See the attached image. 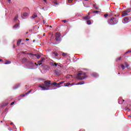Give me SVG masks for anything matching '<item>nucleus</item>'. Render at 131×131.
<instances>
[{
    "label": "nucleus",
    "mask_w": 131,
    "mask_h": 131,
    "mask_svg": "<svg viewBox=\"0 0 131 131\" xmlns=\"http://www.w3.org/2000/svg\"><path fill=\"white\" fill-rule=\"evenodd\" d=\"M77 77L78 79L82 80V79H85V78H88V76L86 75V74H85V73L82 71H80L78 73Z\"/></svg>",
    "instance_id": "1"
},
{
    "label": "nucleus",
    "mask_w": 131,
    "mask_h": 131,
    "mask_svg": "<svg viewBox=\"0 0 131 131\" xmlns=\"http://www.w3.org/2000/svg\"><path fill=\"white\" fill-rule=\"evenodd\" d=\"M117 23H118V20L117 18L114 17L111 18L110 20H108V24H110V25H115L117 24Z\"/></svg>",
    "instance_id": "2"
},
{
    "label": "nucleus",
    "mask_w": 131,
    "mask_h": 131,
    "mask_svg": "<svg viewBox=\"0 0 131 131\" xmlns=\"http://www.w3.org/2000/svg\"><path fill=\"white\" fill-rule=\"evenodd\" d=\"M43 85H44L45 89H48V91H49V90H50L49 88L51 87V81L46 80L44 81V83L43 84Z\"/></svg>",
    "instance_id": "3"
},
{
    "label": "nucleus",
    "mask_w": 131,
    "mask_h": 131,
    "mask_svg": "<svg viewBox=\"0 0 131 131\" xmlns=\"http://www.w3.org/2000/svg\"><path fill=\"white\" fill-rule=\"evenodd\" d=\"M55 40L60 41L61 40V34L59 32H56L55 34Z\"/></svg>",
    "instance_id": "4"
},
{
    "label": "nucleus",
    "mask_w": 131,
    "mask_h": 131,
    "mask_svg": "<svg viewBox=\"0 0 131 131\" xmlns=\"http://www.w3.org/2000/svg\"><path fill=\"white\" fill-rule=\"evenodd\" d=\"M28 55H29L30 57L31 58H33V57H35L37 59H39L40 58V55L38 54H32V53H28Z\"/></svg>",
    "instance_id": "5"
},
{
    "label": "nucleus",
    "mask_w": 131,
    "mask_h": 131,
    "mask_svg": "<svg viewBox=\"0 0 131 131\" xmlns=\"http://www.w3.org/2000/svg\"><path fill=\"white\" fill-rule=\"evenodd\" d=\"M123 23L125 24H126V23H128V22H130L131 21V17H125L124 19H123Z\"/></svg>",
    "instance_id": "6"
},
{
    "label": "nucleus",
    "mask_w": 131,
    "mask_h": 131,
    "mask_svg": "<svg viewBox=\"0 0 131 131\" xmlns=\"http://www.w3.org/2000/svg\"><path fill=\"white\" fill-rule=\"evenodd\" d=\"M26 65L28 66V67H32V66H33V62H32L31 60L28 61Z\"/></svg>",
    "instance_id": "7"
},
{
    "label": "nucleus",
    "mask_w": 131,
    "mask_h": 131,
    "mask_svg": "<svg viewBox=\"0 0 131 131\" xmlns=\"http://www.w3.org/2000/svg\"><path fill=\"white\" fill-rule=\"evenodd\" d=\"M39 88H41V89H42V91H48V89L45 87V85H39Z\"/></svg>",
    "instance_id": "8"
},
{
    "label": "nucleus",
    "mask_w": 131,
    "mask_h": 131,
    "mask_svg": "<svg viewBox=\"0 0 131 131\" xmlns=\"http://www.w3.org/2000/svg\"><path fill=\"white\" fill-rule=\"evenodd\" d=\"M63 84H64V86H69V85H73L74 83H64Z\"/></svg>",
    "instance_id": "9"
},
{
    "label": "nucleus",
    "mask_w": 131,
    "mask_h": 131,
    "mask_svg": "<svg viewBox=\"0 0 131 131\" xmlns=\"http://www.w3.org/2000/svg\"><path fill=\"white\" fill-rule=\"evenodd\" d=\"M127 15H128V14L126 13L125 10L122 13V17H125V16H127Z\"/></svg>",
    "instance_id": "10"
},
{
    "label": "nucleus",
    "mask_w": 131,
    "mask_h": 131,
    "mask_svg": "<svg viewBox=\"0 0 131 131\" xmlns=\"http://www.w3.org/2000/svg\"><path fill=\"white\" fill-rule=\"evenodd\" d=\"M83 19L86 21L88 20H90V19H91V17H90V16H89V15H87L86 16L83 17Z\"/></svg>",
    "instance_id": "11"
},
{
    "label": "nucleus",
    "mask_w": 131,
    "mask_h": 131,
    "mask_svg": "<svg viewBox=\"0 0 131 131\" xmlns=\"http://www.w3.org/2000/svg\"><path fill=\"white\" fill-rule=\"evenodd\" d=\"M52 54H53V57H58V55H59V54L57 53V52H56V51H54V52H52Z\"/></svg>",
    "instance_id": "12"
},
{
    "label": "nucleus",
    "mask_w": 131,
    "mask_h": 131,
    "mask_svg": "<svg viewBox=\"0 0 131 131\" xmlns=\"http://www.w3.org/2000/svg\"><path fill=\"white\" fill-rule=\"evenodd\" d=\"M45 60H46V58L45 57L41 58V59L38 61V63H42L45 61Z\"/></svg>",
    "instance_id": "13"
},
{
    "label": "nucleus",
    "mask_w": 131,
    "mask_h": 131,
    "mask_svg": "<svg viewBox=\"0 0 131 131\" xmlns=\"http://www.w3.org/2000/svg\"><path fill=\"white\" fill-rule=\"evenodd\" d=\"M81 84H84V81H80L78 83L76 84V85H79Z\"/></svg>",
    "instance_id": "14"
},
{
    "label": "nucleus",
    "mask_w": 131,
    "mask_h": 131,
    "mask_svg": "<svg viewBox=\"0 0 131 131\" xmlns=\"http://www.w3.org/2000/svg\"><path fill=\"white\" fill-rule=\"evenodd\" d=\"M23 63H27L28 61H27V59L26 58H23L22 59Z\"/></svg>",
    "instance_id": "15"
},
{
    "label": "nucleus",
    "mask_w": 131,
    "mask_h": 131,
    "mask_svg": "<svg viewBox=\"0 0 131 131\" xmlns=\"http://www.w3.org/2000/svg\"><path fill=\"white\" fill-rule=\"evenodd\" d=\"M91 76H93V77H98V75L97 73H93L91 74Z\"/></svg>",
    "instance_id": "16"
},
{
    "label": "nucleus",
    "mask_w": 131,
    "mask_h": 131,
    "mask_svg": "<svg viewBox=\"0 0 131 131\" xmlns=\"http://www.w3.org/2000/svg\"><path fill=\"white\" fill-rule=\"evenodd\" d=\"M123 102H124V100H123L122 99H119V101H118L119 104H122V103H123Z\"/></svg>",
    "instance_id": "17"
},
{
    "label": "nucleus",
    "mask_w": 131,
    "mask_h": 131,
    "mask_svg": "<svg viewBox=\"0 0 131 131\" xmlns=\"http://www.w3.org/2000/svg\"><path fill=\"white\" fill-rule=\"evenodd\" d=\"M37 17V15L36 14H34L31 17V19H35V18H36Z\"/></svg>",
    "instance_id": "18"
},
{
    "label": "nucleus",
    "mask_w": 131,
    "mask_h": 131,
    "mask_svg": "<svg viewBox=\"0 0 131 131\" xmlns=\"http://www.w3.org/2000/svg\"><path fill=\"white\" fill-rule=\"evenodd\" d=\"M23 16H24V17H27L28 16V13L27 12H25L23 14Z\"/></svg>",
    "instance_id": "19"
},
{
    "label": "nucleus",
    "mask_w": 131,
    "mask_h": 131,
    "mask_svg": "<svg viewBox=\"0 0 131 131\" xmlns=\"http://www.w3.org/2000/svg\"><path fill=\"white\" fill-rule=\"evenodd\" d=\"M125 65L126 66V68H127V69H129V65L128 64L127 62H125Z\"/></svg>",
    "instance_id": "20"
},
{
    "label": "nucleus",
    "mask_w": 131,
    "mask_h": 131,
    "mask_svg": "<svg viewBox=\"0 0 131 131\" xmlns=\"http://www.w3.org/2000/svg\"><path fill=\"white\" fill-rule=\"evenodd\" d=\"M19 27V24H16L13 26V28H18Z\"/></svg>",
    "instance_id": "21"
},
{
    "label": "nucleus",
    "mask_w": 131,
    "mask_h": 131,
    "mask_svg": "<svg viewBox=\"0 0 131 131\" xmlns=\"http://www.w3.org/2000/svg\"><path fill=\"white\" fill-rule=\"evenodd\" d=\"M21 41H22V40L21 39L18 40V41H17V46H20V44L21 43Z\"/></svg>",
    "instance_id": "22"
},
{
    "label": "nucleus",
    "mask_w": 131,
    "mask_h": 131,
    "mask_svg": "<svg viewBox=\"0 0 131 131\" xmlns=\"http://www.w3.org/2000/svg\"><path fill=\"white\" fill-rule=\"evenodd\" d=\"M51 85H54L55 86H57V82H54V83H51Z\"/></svg>",
    "instance_id": "23"
},
{
    "label": "nucleus",
    "mask_w": 131,
    "mask_h": 131,
    "mask_svg": "<svg viewBox=\"0 0 131 131\" xmlns=\"http://www.w3.org/2000/svg\"><path fill=\"white\" fill-rule=\"evenodd\" d=\"M87 24L88 25H91V24H92V21L90 20H87Z\"/></svg>",
    "instance_id": "24"
},
{
    "label": "nucleus",
    "mask_w": 131,
    "mask_h": 131,
    "mask_svg": "<svg viewBox=\"0 0 131 131\" xmlns=\"http://www.w3.org/2000/svg\"><path fill=\"white\" fill-rule=\"evenodd\" d=\"M121 67L123 69V70H124V69H125V67L123 64H121Z\"/></svg>",
    "instance_id": "25"
},
{
    "label": "nucleus",
    "mask_w": 131,
    "mask_h": 131,
    "mask_svg": "<svg viewBox=\"0 0 131 131\" xmlns=\"http://www.w3.org/2000/svg\"><path fill=\"white\" fill-rule=\"evenodd\" d=\"M31 92H32V90H30L28 92L26 93V95H28V94H30V93H31Z\"/></svg>",
    "instance_id": "26"
},
{
    "label": "nucleus",
    "mask_w": 131,
    "mask_h": 131,
    "mask_svg": "<svg viewBox=\"0 0 131 131\" xmlns=\"http://www.w3.org/2000/svg\"><path fill=\"white\" fill-rule=\"evenodd\" d=\"M127 13L128 14V13H130V9H127L126 10H125Z\"/></svg>",
    "instance_id": "27"
},
{
    "label": "nucleus",
    "mask_w": 131,
    "mask_h": 131,
    "mask_svg": "<svg viewBox=\"0 0 131 131\" xmlns=\"http://www.w3.org/2000/svg\"><path fill=\"white\" fill-rule=\"evenodd\" d=\"M67 53H62V56L63 57H66V56H67Z\"/></svg>",
    "instance_id": "28"
},
{
    "label": "nucleus",
    "mask_w": 131,
    "mask_h": 131,
    "mask_svg": "<svg viewBox=\"0 0 131 131\" xmlns=\"http://www.w3.org/2000/svg\"><path fill=\"white\" fill-rule=\"evenodd\" d=\"M64 82H65V81H62L59 82V84H63V83H64Z\"/></svg>",
    "instance_id": "29"
},
{
    "label": "nucleus",
    "mask_w": 131,
    "mask_h": 131,
    "mask_svg": "<svg viewBox=\"0 0 131 131\" xmlns=\"http://www.w3.org/2000/svg\"><path fill=\"white\" fill-rule=\"evenodd\" d=\"M60 85H61V84H59V83H57V84H56L57 88H60L61 86H60Z\"/></svg>",
    "instance_id": "30"
},
{
    "label": "nucleus",
    "mask_w": 131,
    "mask_h": 131,
    "mask_svg": "<svg viewBox=\"0 0 131 131\" xmlns=\"http://www.w3.org/2000/svg\"><path fill=\"white\" fill-rule=\"evenodd\" d=\"M5 64L6 65H7L8 64H11V61H7L5 63Z\"/></svg>",
    "instance_id": "31"
},
{
    "label": "nucleus",
    "mask_w": 131,
    "mask_h": 131,
    "mask_svg": "<svg viewBox=\"0 0 131 131\" xmlns=\"http://www.w3.org/2000/svg\"><path fill=\"white\" fill-rule=\"evenodd\" d=\"M52 65H53V66H56V67H57V65H58V63H53Z\"/></svg>",
    "instance_id": "32"
},
{
    "label": "nucleus",
    "mask_w": 131,
    "mask_h": 131,
    "mask_svg": "<svg viewBox=\"0 0 131 131\" xmlns=\"http://www.w3.org/2000/svg\"><path fill=\"white\" fill-rule=\"evenodd\" d=\"M26 95H27V94H26V93L25 94H22L20 96H21V97H22V98H24V97H25V96H26Z\"/></svg>",
    "instance_id": "33"
},
{
    "label": "nucleus",
    "mask_w": 131,
    "mask_h": 131,
    "mask_svg": "<svg viewBox=\"0 0 131 131\" xmlns=\"http://www.w3.org/2000/svg\"><path fill=\"white\" fill-rule=\"evenodd\" d=\"M126 110L127 111H129L131 110V108H130V107H127V108L126 109Z\"/></svg>",
    "instance_id": "34"
},
{
    "label": "nucleus",
    "mask_w": 131,
    "mask_h": 131,
    "mask_svg": "<svg viewBox=\"0 0 131 131\" xmlns=\"http://www.w3.org/2000/svg\"><path fill=\"white\" fill-rule=\"evenodd\" d=\"M73 0H68V2L69 3V4H71L72 3Z\"/></svg>",
    "instance_id": "35"
},
{
    "label": "nucleus",
    "mask_w": 131,
    "mask_h": 131,
    "mask_svg": "<svg viewBox=\"0 0 131 131\" xmlns=\"http://www.w3.org/2000/svg\"><path fill=\"white\" fill-rule=\"evenodd\" d=\"M104 18H107V17H108V14H104Z\"/></svg>",
    "instance_id": "36"
},
{
    "label": "nucleus",
    "mask_w": 131,
    "mask_h": 131,
    "mask_svg": "<svg viewBox=\"0 0 131 131\" xmlns=\"http://www.w3.org/2000/svg\"><path fill=\"white\" fill-rule=\"evenodd\" d=\"M17 19H18V16H16L14 17V20H17Z\"/></svg>",
    "instance_id": "37"
},
{
    "label": "nucleus",
    "mask_w": 131,
    "mask_h": 131,
    "mask_svg": "<svg viewBox=\"0 0 131 131\" xmlns=\"http://www.w3.org/2000/svg\"><path fill=\"white\" fill-rule=\"evenodd\" d=\"M99 11H94V12H93V13H96V14H98V13H99Z\"/></svg>",
    "instance_id": "38"
},
{
    "label": "nucleus",
    "mask_w": 131,
    "mask_h": 131,
    "mask_svg": "<svg viewBox=\"0 0 131 131\" xmlns=\"http://www.w3.org/2000/svg\"><path fill=\"white\" fill-rule=\"evenodd\" d=\"M121 57H120L118 58H117V61H119L120 60H121Z\"/></svg>",
    "instance_id": "39"
},
{
    "label": "nucleus",
    "mask_w": 131,
    "mask_h": 131,
    "mask_svg": "<svg viewBox=\"0 0 131 131\" xmlns=\"http://www.w3.org/2000/svg\"><path fill=\"white\" fill-rule=\"evenodd\" d=\"M41 64H42V63H41V62H39V63H38V64H37V66H38V65H39V66H40V65H41Z\"/></svg>",
    "instance_id": "40"
},
{
    "label": "nucleus",
    "mask_w": 131,
    "mask_h": 131,
    "mask_svg": "<svg viewBox=\"0 0 131 131\" xmlns=\"http://www.w3.org/2000/svg\"><path fill=\"white\" fill-rule=\"evenodd\" d=\"M62 22H63V23H66L67 22V20H63Z\"/></svg>",
    "instance_id": "41"
},
{
    "label": "nucleus",
    "mask_w": 131,
    "mask_h": 131,
    "mask_svg": "<svg viewBox=\"0 0 131 131\" xmlns=\"http://www.w3.org/2000/svg\"><path fill=\"white\" fill-rule=\"evenodd\" d=\"M14 104H15V102H12L11 103L10 105H14Z\"/></svg>",
    "instance_id": "42"
},
{
    "label": "nucleus",
    "mask_w": 131,
    "mask_h": 131,
    "mask_svg": "<svg viewBox=\"0 0 131 131\" xmlns=\"http://www.w3.org/2000/svg\"><path fill=\"white\" fill-rule=\"evenodd\" d=\"M129 52H131V51H130V50L128 51L127 52H126V54H127V53H129Z\"/></svg>",
    "instance_id": "43"
},
{
    "label": "nucleus",
    "mask_w": 131,
    "mask_h": 131,
    "mask_svg": "<svg viewBox=\"0 0 131 131\" xmlns=\"http://www.w3.org/2000/svg\"><path fill=\"white\" fill-rule=\"evenodd\" d=\"M21 54H26V52H21Z\"/></svg>",
    "instance_id": "44"
},
{
    "label": "nucleus",
    "mask_w": 131,
    "mask_h": 131,
    "mask_svg": "<svg viewBox=\"0 0 131 131\" xmlns=\"http://www.w3.org/2000/svg\"><path fill=\"white\" fill-rule=\"evenodd\" d=\"M8 1V3H11V0H7Z\"/></svg>",
    "instance_id": "45"
},
{
    "label": "nucleus",
    "mask_w": 131,
    "mask_h": 131,
    "mask_svg": "<svg viewBox=\"0 0 131 131\" xmlns=\"http://www.w3.org/2000/svg\"><path fill=\"white\" fill-rule=\"evenodd\" d=\"M43 24L46 23V21L45 20H43Z\"/></svg>",
    "instance_id": "46"
},
{
    "label": "nucleus",
    "mask_w": 131,
    "mask_h": 131,
    "mask_svg": "<svg viewBox=\"0 0 131 131\" xmlns=\"http://www.w3.org/2000/svg\"><path fill=\"white\" fill-rule=\"evenodd\" d=\"M96 10H98V9H99V8L98 7H96Z\"/></svg>",
    "instance_id": "47"
},
{
    "label": "nucleus",
    "mask_w": 131,
    "mask_h": 131,
    "mask_svg": "<svg viewBox=\"0 0 131 131\" xmlns=\"http://www.w3.org/2000/svg\"><path fill=\"white\" fill-rule=\"evenodd\" d=\"M26 40H29V39L26 38Z\"/></svg>",
    "instance_id": "48"
},
{
    "label": "nucleus",
    "mask_w": 131,
    "mask_h": 131,
    "mask_svg": "<svg viewBox=\"0 0 131 131\" xmlns=\"http://www.w3.org/2000/svg\"><path fill=\"white\" fill-rule=\"evenodd\" d=\"M45 3H47V0H43Z\"/></svg>",
    "instance_id": "49"
},
{
    "label": "nucleus",
    "mask_w": 131,
    "mask_h": 131,
    "mask_svg": "<svg viewBox=\"0 0 131 131\" xmlns=\"http://www.w3.org/2000/svg\"><path fill=\"white\" fill-rule=\"evenodd\" d=\"M55 5H57L58 4L56 2L54 3Z\"/></svg>",
    "instance_id": "50"
},
{
    "label": "nucleus",
    "mask_w": 131,
    "mask_h": 131,
    "mask_svg": "<svg viewBox=\"0 0 131 131\" xmlns=\"http://www.w3.org/2000/svg\"><path fill=\"white\" fill-rule=\"evenodd\" d=\"M33 42H35V40H33Z\"/></svg>",
    "instance_id": "51"
},
{
    "label": "nucleus",
    "mask_w": 131,
    "mask_h": 131,
    "mask_svg": "<svg viewBox=\"0 0 131 131\" xmlns=\"http://www.w3.org/2000/svg\"><path fill=\"white\" fill-rule=\"evenodd\" d=\"M129 108H131V105H129Z\"/></svg>",
    "instance_id": "52"
},
{
    "label": "nucleus",
    "mask_w": 131,
    "mask_h": 131,
    "mask_svg": "<svg viewBox=\"0 0 131 131\" xmlns=\"http://www.w3.org/2000/svg\"><path fill=\"white\" fill-rule=\"evenodd\" d=\"M26 34H28V32H27L26 33Z\"/></svg>",
    "instance_id": "53"
},
{
    "label": "nucleus",
    "mask_w": 131,
    "mask_h": 131,
    "mask_svg": "<svg viewBox=\"0 0 131 131\" xmlns=\"http://www.w3.org/2000/svg\"><path fill=\"white\" fill-rule=\"evenodd\" d=\"M3 61V59H0V61Z\"/></svg>",
    "instance_id": "54"
},
{
    "label": "nucleus",
    "mask_w": 131,
    "mask_h": 131,
    "mask_svg": "<svg viewBox=\"0 0 131 131\" xmlns=\"http://www.w3.org/2000/svg\"><path fill=\"white\" fill-rule=\"evenodd\" d=\"M35 64L36 65V66L37 65V64H36V62L35 63Z\"/></svg>",
    "instance_id": "55"
},
{
    "label": "nucleus",
    "mask_w": 131,
    "mask_h": 131,
    "mask_svg": "<svg viewBox=\"0 0 131 131\" xmlns=\"http://www.w3.org/2000/svg\"><path fill=\"white\" fill-rule=\"evenodd\" d=\"M10 124H11V125L13 124V122L11 123Z\"/></svg>",
    "instance_id": "56"
},
{
    "label": "nucleus",
    "mask_w": 131,
    "mask_h": 131,
    "mask_svg": "<svg viewBox=\"0 0 131 131\" xmlns=\"http://www.w3.org/2000/svg\"><path fill=\"white\" fill-rule=\"evenodd\" d=\"M50 28H52V26H50Z\"/></svg>",
    "instance_id": "57"
},
{
    "label": "nucleus",
    "mask_w": 131,
    "mask_h": 131,
    "mask_svg": "<svg viewBox=\"0 0 131 131\" xmlns=\"http://www.w3.org/2000/svg\"><path fill=\"white\" fill-rule=\"evenodd\" d=\"M95 6H96V5H93V7H95Z\"/></svg>",
    "instance_id": "58"
},
{
    "label": "nucleus",
    "mask_w": 131,
    "mask_h": 131,
    "mask_svg": "<svg viewBox=\"0 0 131 131\" xmlns=\"http://www.w3.org/2000/svg\"><path fill=\"white\" fill-rule=\"evenodd\" d=\"M13 48H15V45H14Z\"/></svg>",
    "instance_id": "59"
},
{
    "label": "nucleus",
    "mask_w": 131,
    "mask_h": 131,
    "mask_svg": "<svg viewBox=\"0 0 131 131\" xmlns=\"http://www.w3.org/2000/svg\"><path fill=\"white\" fill-rule=\"evenodd\" d=\"M84 1H89V0H84Z\"/></svg>",
    "instance_id": "60"
},
{
    "label": "nucleus",
    "mask_w": 131,
    "mask_h": 131,
    "mask_svg": "<svg viewBox=\"0 0 131 131\" xmlns=\"http://www.w3.org/2000/svg\"><path fill=\"white\" fill-rule=\"evenodd\" d=\"M21 45H24V43H22Z\"/></svg>",
    "instance_id": "61"
},
{
    "label": "nucleus",
    "mask_w": 131,
    "mask_h": 131,
    "mask_svg": "<svg viewBox=\"0 0 131 131\" xmlns=\"http://www.w3.org/2000/svg\"><path fill=\"white\" fill-rule=\"evenodd\" d=\"M118 74H120V73H119Z\"/></svg>",
    "instance_id": "62"
},
{
    "label": "nucleus",
    "mask_w": 131,
    "mask_h": 131,
    "mask_svg": "<svg viewBox=\"0 0 131 131\" xmlns=\"http://www.w3.org/2000/svg\"><path fill=\"white\" fill-rule=\"evenodd\" d=\"M1 122L3 123V121H1Z\"/></svg>",
    "instance_id": "63"
},
{
    "label": "nucleus",
    "mask_w": 131,
    "mask_h": 131,
    "mask_svg": "<svg viewBox=\"0 0 131 131\" xmlns=\"http://www.w3.org/2000/svg\"><path fill=\"white\" fill-rule=\"evenodd\" d=\"M18 86H20V85L18 84Z\"/></svg>",
    "instance_id": "64"
}]
</instances>
